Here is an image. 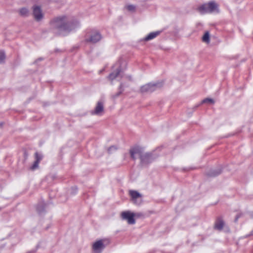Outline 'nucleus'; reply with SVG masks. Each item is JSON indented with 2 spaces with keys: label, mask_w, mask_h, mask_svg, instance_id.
<instances>
[{
  "label": "nucleus",
  "mask_w": 253,
  "mask_h": 253,
  "mask_svg": "<svg viewBox=\"0 0 253 253\" xmlns=\"http://www.w3.org/2000/svg\"><path fill=\"white\" fill-rule=\"evenodd\" d=\"M214 102H215V101L213 99L210 98H206L202 101L201 104H207L208 105H212V104H213L214 103Z\"/></svg>",
  "instance_id": "nucleus-16"
},
{
  "label": "nucleus",
  "mask_w": 253,
  "mask_h": 253,
  "mask_svg": "<svg viewBox=\"0 0 253 253\" xmlns=\"http://www.w3.org/2000/svg\"><path fill=\"white\" fill-rule=\"evenodd\" d=\"M134 215H135V217H140L143 215L142 213H134Z\"/></svg>",
  "instance_id": "nucleus-29"
},
{
  "label": "nucleus",
  "mask_w": 253,
  "mask_h": 253,
  "mask_svg": "<svg viewBox=\"0 0 253 253\" xmlns=\"http://www.w3.org/2000/svg\"><path fill=\"white\" fill-rule=\"evenodd\" d=\"M129 153L131 158L135 160L136 159L135 155H138L140 158H141V155H143V149L139 146H135L130 149Z\"/></svg>",
  "instance_id": "nucleus-9"
},
{
  "label": "nucleus",
  "mask_w": 253,
  "mask_h": 253,
  "mask_svg": "<svg viewBox=\"0 0 253 253\" xmlns=\"http://www.w3.org/2000/svg\"><path fill=\"white\" fill-rule=\"evenodd\" d=\"M163 86V82L150 83L141 86L140 90L142 93H151Z\"/></svg>",
  "instance_id": "nucleus-3"
},
{
  "label": "nucleus",
  "mask_w": 253,
  "mask_h": 253,
  "mask_svg": "<svg viewBox=\"0 0 253 253\" xmlns=\"http://www.w3.org/2000/svg\"><path fill=\"white\" fill-rule=\"evenodd\" d=\"M250 217L252 218H253V211L250 213Z\"/></svg>",
  "instance_id": "nucleus-30"
},
{
  "label": "nucleus",
  "mask_w": 253,
  "mask_h": 253,
  "mask_svg": "<svg viewBox=\"0 0 253 253\" xmlns=\"http://www.w3.org/2000/svg\"><path fill=\"white\" fill-rule=\"evenodd\" d=\"M157 156H154L151 153H146L143 154L141 155L140 162L141 165L143 166H145L149 164L152 163L156 158Z\"/></svg>",
  "instance_id": "nucleus-6"
},
{
  "label": "nucleus",
  "mask_w": 253,
  "mask_h": 253,
  "mask_svg": "<svg viewBox=\"0 0 253 253\" xmlns=\"http://www.w3.org/2000/svg\"><path fill=\"white\" fill-rule=\"evenodd\" d=\"M123 87V84L121 83L119 86L120 91L119 92H118L117 93H116L115 94L113 95L112 96L114 98H116L118 97L122 93V92L123 91V89H122Z\"/></svg>",
  "instance_id": "nucleus-20"
},
{
  "label": "nucleus",
  "mask_w": 253,
  "mask_h": 253,
  "mask_svg": "<svg viewBox=\"0 0 253 253\" xmlns=\"http://www.w3.org/2000/svg\"><path fill=\"white\" fill-rule=\"evenodd\" d=\"M104 111V104L101 101L97 103L96 106L93 111L91 112L92 115H101Z\"/></svg>",
  "instance_id": "nucleus-10"
},
{
  "label": "nucleus",
  "mask_w": 253,
  "mask_h": 253,
  "mask_svg": "<svg viewBox=\"0 0 253 253\" xmlns=\"http://www.w3.org/2000/svg\"><path fill=\"white\" fill-rule=\"evenodd\" d=\"M75 190L77 191V188H75Z\"/></svg>",
  "instance_id": "nucleus-34"
},
{
  "label": "nucleus",
  "mask_w": 253,
  "mask_h": 253,
  "mask_svg": "<svg viewBox=\"0 0 253 253\" xmlns=\"http://www.w3.org/2000/svg\"><path fill=\"white\" fill-rule=\"evenodd\" d=\"M220 174V171H216L215 170H210L207 173V175L208 176L214 177L217 176Z\"/></svg>",
  "instance_id": "nucleus-15"
},
{
  "label": "nucleus",
  "mask_w": 253,
  "mask_h": 253,
  "mask_svg": "<svg viewBox=\"0 0 253 253\" xmlns=\"http://www.w3.org/2000/svg\"><path fill=\"white\" fill-rule=\"evenodd\" d=\"M36 161L40 163V161L42 159V156L39 154L38 152L35 153Z\"/></svg>",
  "instance_id": "nucleus-23"
},
{
  "label": "nucleus",
  "mask_w": 253,
  "mask_h": 253,
  "mask_svg": "<svg viewBox=\"0 0 253 253\" xmlns=\"http://www.w3.org/2000/svg\"><path fill=\"white\" fill-rule=\"evenodd\" d=\"M45 204H41L37 206V211L40 214H42L44 211Z\"/></svg>",
  "instance_id": "nucleus-17"
},
{
  "label": "nucleus",
  "mask_w": 253,
  "mask_h": 253,
  "mask_svg": "<svg viewBox=\"0 0 253 253\" xmlns=\"http://www.w3.org/2000/svg\"><path fill=\"white\" fill-rule=\"evenodd\" d=\"M122 219L126 220L129 224H134L135 223L134 213L129 211H124L121 214Z\"/></svg>",
  "instance_id": "nucleus-7"
},
{
  "label": "nucleus",
  "mask_w": 253,
  "mask_h": 253,
  "mask_svg": "<svg viewBox=\"0 0 253 253\" xmlns=\"http://www.w3.org/2000/svg\"><path fill=\"white\" fill-rule=\"evenodd\" d=\"M109 241L108 239H101L95 242L92 245V250L94 253H101L109 244Z\"/></svg>",
  "instance_id": "nucleus-4"
},
{
  "label": "nucleus",
  "mask_w": 253,
  "mask_h": 253,
  "mask_svg": "<svg viewBox=\"0 0 253 253\" xmlns=\"http://www.w3.org/2000/svg\"><path fill=\"white\" fill-rule=\"evenodd\" d=\"M222 231L226 233L230 232V228L229 226L225 224V223L222 220Z\"/></svg>",
  "instance_id": "nucleus-21"
},
{
  "label": "nucleus",
  "mask_w": 253,
  "mask_h": 253,
  "mask_svg": "<svg viewBox=\"0 0 253 253\" xmlns=\"http://www.w3.org/2000/svg\"><path fill=\"white\" fill-rule=\"evenodd\" d=\"M28 13V10L26 8H22L20 10V14L22 16H26Z\"/></svg>",
  "instance_id": "nucleus-22"
},
{
  "label": "nucleus",
  "mask_w": 253,
  "mask_h": 253,
  "mask_svg": "<svg viewBox=\"0 0 253 253\" xmlns=\"http://www.w3.org/2000/svg\"><path fill=\"white\" fill-rule=\"evenodd\" d=\"M2 125H3V123H0V126H2Z\"/></svg>",
  "instance_id": "nucleus-31"
},
{
  "label": "nucleus",
  "mask_w": 253,
  "mask_h": 253,
  "mask_svg": "<svg viewBox=\"0 0 253 253\" xmlns=\"http://www.w3.org/2000/svg\"><path fill=\"white\" fill-rule=\"evenodd\" d=\"M39 162H38V161H36L35 160L34 163L33 164V165L31 166V167L30 168V169H32V170H34L35 169H37L38 167V166H39Z\"/></svg>",
  "instance_id": "nucleus-25"
},
{
  "label": "nucleus",
  "mask_w": 253,
  "mask_h": 253,
  "mask_svg": "<svg viewBox=\"0 0 253 253\" xmlns=\"http://www.w3.org/2000/svg\"><path fill=\"white\" fill-rule=\"evenodd\" d=\"M126 8L129 11H133L135 9V6L133 5H127Z\"/></svg>",
  "instance_id": "nucleus-27"
},
{
  "label": "nucleus",
  "mask_w": 253,
  "mask_h": 253,
  "mask_svg": "<svg viewBox=\"0 0 253 253\" xmlns=\"http://www.w3.org/2000/svg\"><path fill=\"white\" fill-rule=\"evenodd\" d=\"M117 150L116 147L115 146H112L110 147L108 149V152L109 153H112L113 151H115Z\"/></svg>",
  "instance_id": "nucleus-26"
},
{
  "label": "nucleus",
  "mask_w": 253,
  "mask_h": 253,
  "mask_svg": "<svg viewBox=\"0 0 253 253\" xmlns=\"http://www.w3.org/2000/svg\"><path fill=\"white\" fill-rule=\"evenodd\" d=\"M33 15L37 21H40L43 17L41 8L39 6H35L33 7Z\"/></svg>",
  "instance_id": "nucleus-11"
},
{
  "label": "nucleus",
  "mask_w": 253,
  "mask_h": 253,
  "mask_svg": "<svg viewBox=\"0 0 253 253\" xmlns=\"http://www.w3.org/2000/svg\"><path fill=\"white\" fill-rule=\"evenodd\" d=\"M203 42L209 44L210 42V34L209 31H206L202 38Z\"/></svg>",
  "instance_id": "nucleus-14"
},
{
  "label": "nucleus",
  "mask_w": 253,
  "mask_h": 253,
  "mask_svg": "<svg viewBox=\"0 0 253 253\" xmlns=\"http://www.w3.org/2000/svg\"><path fill=\"white\" fill-rule=\"evenodd\" d=\"M128 78L129 79V80H130V79H131L130 77H128Z\"/></svg>",
  "instance_id": "nucleus-32"
},
{
  "label": "nucleus",
  "mask_w": 253,
  "mask_h": 253,
  "mask_svg": "<svg viewBox=\"0 0 253 253\" xmlns=\"http://www.w3.org/2000/svg\"><path fill=\"white\" fill-rule=\"evenodd\" d=\"M251 236H253V230L250 232V234L246 235L244 238H248L250 237Z\"/></svg>",
  "instance_id": "nucleus-28"
},
{
  "label": "nucleus",
  "mask_w": 253,
  "mask_h": 253,
  "mask_svg": "<svg viewBox=\"0 0 253 253\" xmlns=\"http://www.w3.org/2000/svg\"><path fill=\"white\" fill-rule=\"evenodd\" d=\"M244 214L242 212H239L236 216L235 219H234V222L235 223L237 222L238 219L239 218L242 217L243 216Z\"/></svg>",
  "instance_id": "nucleus-24"
},
{
  "label": "nucleus",
  "mask_w": 253,
  "mask_h": 253,
  "mask_svg": "<svg viewBox=\"0 0 253 253\" xmlns=\"http://www.w3.org/2000/svg\"><path fill=\"white\" fill-rule=\"evenodd\" d=\"M5 59V54L4 51H0V64L3 63Z\"/></svg>",
  "instance_id": "nucleus-19"
},
{
  "label": "nucleus",
  "mask_w": 253,
  "mask_h": 253,
  "mask_svg": "<svg viewBox=\"0 0 253 253\" xmlns=\"http://www.w3.org/2000/svg\"><path fill=\"white\" fill-rule=\"evenodd\" d=\"M42 60V59L39 58L38 60Z\"/></svg>",
  "instance_id": "nucleus-33"
},
{
  "label": "nucleus",
  "mask_w": 253,
  "mask_h": 253,
  "mask_svg": "<svg viewBox=\"0 0 253 253\" xmlns=\"http://www.w3.org/2000/svg\"><path fill=\"white\" fill-rule=\"evenodd\" d=\"M214 227H215V228H216L219 230H221V219H220V217H219L217 219V220L215 224Z\"/></svg>",
  "instance_id": "nucleus-18"
},
{
  "label": "nucleus",
  "mask_w": 253,
  "mask_h": 253,
  "mask_svg": "<svg viewBox=\"0 0 253 253\" xmlns=\"http://www.w3.org/2000/svg\"><path fill=\"white\" fill-rule=\"evenodd\" d=\"M121 71V67L118 68L116 71L112 72L110 74L109 76L108 77V78L109 80H110L111 82H112L114 80L116 79L117 77H119L120 76H121V78H122V76L121 75L120 73Z\"/></svg>",
  "instance_id": "nucleus-12"
},
{
  "label": "nucleus",
  "mask_w": 253,
  "mask_h": 253,
  "mask_svg": "<svg viewBox=\"0 0 253 253\" xmlns=\"http://www.w3.org/2000/svg\"><path fill=\"white\" fill-rule=\"evenodd\" d=\"M101 39V35L98 31H92L86 36L85 41L86 42L95 43L100 41Z\"/></svg>",
  "instance_id": "nucleus-5"
},
{
  "label": "nucleus",
  "mask_w": 253,
  "mask_h": 253,
  "mask_svg": "<svg viewBox=\"0 0 253 253\" xmlns=\"http://www.w3.org/2000/svg\"><path fill=\"white\" fill-rule=\"evenodd\" d=\"M197 10L201 14L218 13L220 12L219 5L214 1H211L201 5L197 8Z\"/></svg>",
  "instance_id": "nucleus-2"
},
{
  "label": "nucleus",
  "mask_w": 253,
  "mask_h": 253,
  "mask_svg": "<svg viewBox=\"0 0 253 253\" xmlns=\"http://www.w3.org/2000/svg\"><path fill=\"white\" fill-rule=\"evenodd\" d=\"M129 195L131 196V200L133 203L136 205H140L141 203V195L137 191L134 190H130Z\"/></svg>",
  "instance_id": "nucleus-8"
},
{
  "label": "nucleus",
  "mask_w": 253,
  "mask_h": 253,
  "mask_svg": "<svg viewBox=\"0 0 253 253\" xmlns=\"http://www.w3.org/2000/svg\"><path fill=\"white\" fill-rule=\"evenodd\" d=\"M160 32L159 31L150 33L144 39V40L145 41H148L151 40L156 38L157 36H158L160 34Z\"/></svg>",
  "instance_id": "nucleus-13"
},
{
  "label": "nucleus",
  "mask_w": 253,
  "mask_h": 253,
  "mask_svg": "<svg viewBox=\"0 0 253 253\" xmlns=\"http://www.w3.org/2000/svg\"><path fill=\"white\" fill-rule=\"evenodd\" d=\"M50 26L56 34L65 36L79 26L76 20H69L65 16L57 17L50 21Z\"/></svg>",
  "instance_id": "nucleus-1"
}]
</instances>
